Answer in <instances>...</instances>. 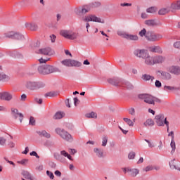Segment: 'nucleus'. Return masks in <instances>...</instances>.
<instances>
[{"mask_svg": "<svg viewBox=\"0 0 180 180\" xmlns=\"http://www.w3.org/2000/svg\"><path fill=\"white\" fill-rule=\"evenodd\" d=\"M139 98L143 101L145 103H148V105H155V102L157 103H161L160 98L147 94H139Z\"/></svg>", "mask_w": 180, "mask_h": 180, "instance_id": "nucleus-1", "label": "nucleus"}, {"mask_svg": "<svg viewBox=\"0 0 180 180\" xmlns=\"http://www.w3.org/2000/svg\"><path fill=\"white\" fill-rule=\"evenodd\" d=\"M25 88L28 91H37L38 89H41L44 88V84L40 82H36L34 80H28L25 82Z\"/></svg>", "mask_w": 180, "mask_h": 180, "instance_id": "nucleus-2", "label": "nucleus"}, {"mask_svg": "<svg viewBox=\"0 0 180 180\" xmlns=\"http://www.w3.org/2000/svg\"><path fill=\"white\" fill-rule=\"evenodd\" d=\"M38 71L39 74H42V75H47V74H53V72H57L58 69L50 65H41L38 67Z\"/></svg>", "mask_w": 180, "mask_h": 180, "instance_id": "nucleus-3", "label": "nucleus"}, {"mask_svg": "<svg viewBox=\"0 0 180 180\" xmlns=\"http://www.w3.org/2000/svg\"><path fill=\"white\" fill-rule=\"evenodd\" d=\"M155 122L157 126L159 127L166 124L167 131H169V122L167 121V117L164 116V114H159L158 115H155Z\"/></svg>", "mask_w": 180, "mask_h": 180, "instance_id": "nucleus-4", "label": "nucleus"}, {"mask_svg": "<svg viewBox=\"0 0 180 180\" xmlns=\"http://www.w3.org/2000/svg\"><path fill=\"white\" fill-rule=\"evenodd\" d=\"M60 36L68 40H75L78 37V34L68 30H62L60 32Z\"/></svg>", "mask_w": 180, "mask_h": 180, "instance_id": "nucleus-5", "label": "nucleus"}, {"mask_svg": "<svg viewBox=\"0 0 180 180\" xmlns=\"http://www.w3.org/2000/svg\"><path fill=\"white\" fill-rule=\"evenodd\" d=\"M55 131L56 134H58V136L63 139V140H65V141H72V136H71L67 131L61 128H57Z\"/></svg>", "mask_w": 180, "mask_h": 180, "instance_id": "nucleus-6", "label": "nucleus"}, {"mask_svg": "<svg viewBox=\"0 0 180 180\" xmlns=\"http://www.w3.org/2000/svg\"><path fill=\"white\" fill-rule=\"evenodd\" d=\"M108 82L111 84V85H114V86H124V85H125V86H128V88L131 86L130 83L123 82V80L119 78L108 79Z\"/></svg>", "mask_w": 180, "mask_h": 180, "instance_id": "nucleus-7", "label": "nucleus"}, {"mask_svg": "<svg viewBox=\"0 0 180 180\" xmlns=\"http://www.w3.org/2000/svg\"><path fill=\"white\" fill-rule=\"evenodd\" d=\"M146 39L148 40V41H159V40L162 39V34L148 32L146 33Z\"/></svg>", "mask_w": 180, "mask_h": 180, "instance_id": "nucleus-8", "label": "nucleus"}, {"mask_svg": "<svg viewBox=\"0 0 180 180\" xmlns=\"http://www.w3.org/2000/svg\"><path fill=\"white\" fill-rule=\"evenodd\" d=\"M84 22H97V23H105L100 18L96 17L95 15H89L84 17Z\"/></svg>", "mask_w": 180, "mask_h": 180, "instance_id": "nucleus-9", "label": "nucleus"}, {"mask_svg": "<svg viewBox=\"0 0 180 180\" xmlns=\"http://www.w3.org/2000/svg\"><path fill=\"white\" fill-rule=\"evenodd\" d=\"M0 99L1 101L11 102V100L13 99V95L9 91H1L0 92Z\"/></svg>", "mask_w": 180, "mask_h": 180, "instance_id": "nucleus-10", "label": "nucleus"}, {"mask_svg": "<svg viewBox=\"0 0 180 180\" xmlns=\"http://www.w3.org/2000/svg\"><path fill=\"white\" fill-rule=\"evenodd\" d=\"M53 53L54 51L50 47L42 48L37 51L38 54H43L44 56H53Z\"/></svg>", "mask_w": 180, "mask_h": 180, "instance_id": "nucleus-11", "label": "nucleus"}, {"mask_svg": "<svg viewBox=\"0 0 180 180\" xmlns=\"http://www.w3.org/2000/svg\"><path fill=\"white\" fill-rule=\"evenodd\" d=\"M148 53V51L145 49H136L134 51V56H136V57H139V58L143 59H144L145 56L147 55Z\"/></svg>", "mask_w": 180, "mask_h": 180, "instance_id": "nucleus-12", "label": "nucleus"}, {"mask_svg": "<svg viewBox=\"0 0 180 180\" xmlns=\"http://www.w3.org/2000/svg\"><path fill=\"white\" fill-rule=\"evenodd\" d=\"M168 72L173 75H180V66L172 65L168 68Z\"/></svg>", "mask_w": 180, "mask_h": 180, "instance_id": "nucleus-13", "label": "nucleus"}, {"mask_svg": "<svg viewBox=\"0 0 180 180\" xmlns=\"http://www.w3.org/2000/svg\"><path fill=\"white\" fill-rule=\"evenodd\" d=\"M143 60L146 65H154V56H150L148 52L146 53L145 58H143Z\"/></svg>", "mask_w": 180, "mask_h": 180, "instance_id": "nucleus-14", "label": "nucleus"}, {"mask_svg": "<svg viewBox=\"0 0 180 180\" xmlns=\"http://www.w3.org/2000/svg\"><path fill=\"white\" fill-rule=\"evenodd\" d=\"M11 114H12V116L15 117V119L20 117L19 120L20 123H22V120H23V114L19 112V110H18V109L11 108Z\"/></svg>", "mask_w": 180, "mask_h": 180, "instance_id": "nucleus-15", "label": "nucleus"}, {"mask_svg": "<svg viewBox=\"0 0 180 180\" xmlns=\"http://www.w3.org/2000/svg\"><path fill=\"white\" fill-rule=\"evenodd\" d=\"M168 136H172V141H171V148H172V150H171V154L172 155H174V153H175V150H176V146L175 144V140L174 139V131H171Z\"/></svg>", "mask_w": 180, "mask_h": 180, "instance_id": "nucleus-16", "label": "nucleus"}, {"mask_svg": "<svg viewBox=\"0 0 180 180\" xmlns=\"http://www.w3.org/2000/svg\"><path fill=\"white\" fill-rule=\"evenodd\" d=\"M145 25L150 27L161 26V22L157 20H145Z\"/></svg>", "mask_w": 180, "mask_h": 180, "instance_id": "nucleus-17", "label": "nucleus"}, {"mask_svg": "<svg viewBox=\"0 0 180 180\" xmlns=\"http://www.w3.org/2000/svg\"><path fill=\"white\" fill-rule=\"evenodd\" d=\"M164 61H165V57L162 56H153V65H155V64H162Z\"/></svg>", "mask_w": 180, "mask_h": 180, "instance_id": "nucleus-18", "label": "nucleus"}, {"mask_svg": "<svg viewBox=\"0 0 180 180\" xmlns=\"http://www.w3.org/2000/svg\"><path fill=\"white\" fill-rule=\"evenodd\" d=\"M25 26L28 30L36 31L38 29L37 25L34 22H26Z\"/></svg>", "mask_w": 180, "mask_h": 180, "instance_id": "nucleus-19", "label": "nucleus"}, {"mask_svg": "<svg viewBox=\"0 0 180 180\" xmlns=\"http://www.w3.org/2000/svg\"><path fill=\"white\" fill-rule=\"evenodd\" d=\"M170 9L172 10V12H174V11H179L180 9V0L174 1L171 4Z\"/></svg>", "mask_w": 180, "mask_h": 180, "instance_id": "nucleus-20", "label": "nucleus"}, {"mask_svg": "<svg viewBox=\"0 0 180 180\" xmlns=\"http://www.w3.org/2000/svg\"><path fill=\"white\" fill-rule=\"evenodd\" d=\"M158 73L161 75L162 79H171V78H172V76H171V74L169 72L159 70Z\"/></svg>", "mask_w": 180, "mask_h": 180, "instance_id": "nucleus-21", "label": "nucleus"}, {"mask_svg": "<svg viewBox=\"0 0 180 180\" xmlns=\"http://www.w3.org/2000/svg\"><path fill=\"white\" fill-rule=\"evenodd\" d=\"M169 12H172V10H171V7L169 6L167 7L160 8L158 11V14L164 15H167V13H169Z\"/></svg>", "mask_w": 180, "mask_h": 180, "instance_id": "nucleus-22", "label": "nucleus"}, {"mask_svg": "<svg viewBox=\"0 0 180 180\" xmlns=\"http://www.w3.org/2000/svg\"><path fill=\"white\" fill-rule=\"evenodd\" d=\"M60 157H62L63 158H68L70 161H74V159H72V156H71V155L68 153V152L65 151V150H60Z\"/></svg>", "mask_w": 180, "mask_h": 180, "instance_id": "nucleus-23", "label": "nucleus"}, {"mask_svg": "<svg viewBox=\"0 0 180 180\" xmlns=\"http://www.w3.org/2000/svg\"><path fill=\"white\" fill-rule=\"evenodd\" d=\"M127 172L131 176H137L139 175L140 170L139 169H127Z\"/></svg>", "mask_w": 180, "mask_h": 180, "instance_id": "nucleus-24", "label": "nucleus"}, {"mask_svg": "<svg viewBox=\"0 0 180 180\" xmlns=\"http://www.w3.org/2000/svg\"><path fill=\"white\" fill-rule=\"evenodd\" d=\"M149 51H151V53H162V49L158 46H150L149 47Z\"/></svg>", "mask_w": 180, "mask_h": 180, "instance_id": "nucleus-25", "label": "nucleus"}, {"mask_svg": "<svg viewBox=\"0 0 180 180\" xmlns=\"http://www.w3.org/2000/svg\"><path fill=\"white\" fill-rule=\"evenodd\" d=\"M142 79L143 81H150L151 82H153L154 79H155V77H154V76L145 74L142 75Z\"/></svg>", "mask_w": 180, "mask_h": 180, "instance_id": "nucleus-26", "label": "nucleus"}, {"mask_svg": "<svg viewBox=\"0 0 180 180\" xmlns=\"http://www.w3.org/2000/svg\"><path fill=\"white\" fill-rule=\"evenodd\" d=\"M13 39L18 40L19 41H23L25 40V37L22 34L15 33L13 34Z\"/></svg>", "mask_w": 180, "mask_h": 180, "instance_id": "nucleus-27", "label": "nucleus"}, {"mask_svg": "<svg viewBox=\"0 0 180 180\" xmlns=\"http://www.w3.org/2000/svg\"><path fill=\"white\" fill-rule=\"evenodd\" d=\"M82 63L78 60L70 59V67H81Z\"/></svg>", "mask_w": 180, "mask_h": 180, "instance_id": "nucleus-28", "label": "nucleus"}, {"mask_svg": "<svg viewBox=\"0 0 180 180\" xmlns=\"http://www.w3.org/2000/svg\"><path fill=\"white\" fill-rule=\"evenodd\" d=\"M37 133L41 137H46V139H50L51 137V135L46 131H39Z\"/></svg>", "mask_w": 180, "mask_h": 180, "instance_id": "nucleus-29", "label": "nucleus"}, {"mask_svg": "<svg viewBox=\"0 0 180 180\" xmlns=\"http://www.w3.org/2000/svg\"><path fill=\"white\" fill-rule=\"evenodd\" d=\"M65 116V113L63 112H57L55 115L53 116V119L58 120V119H63Z\"/></svg>", "mask_w": 180, "mask_h": 180, "instance_id": "nucleus-30", "label": "nucleus"}, {"mask_svg": "<svg viewBox=\"0 0 180 180\" xmlns=\"http://www.w3.org/2000/svg\"><path fill=\"white\" fill-rule=\"evenodd\" d=\"M94 151L96 154L97 157H98L99 158H102V157H103V150H101L99 148H94Z\"/></svg>", "mask_w": 180, "mask_h": 180, "instance_id": "nucleus-31", "label": "nucleus"}, {"mask_svg": "<svg viewBox=\"0 0 180 180\" xmlns=\"http://www.w3.org/2000/svg\"><path fill=\"white\" fill-rule=\"evenodd\" d=\"M53 157L56 160H57L58 161H60V162H64V161H65L64 158L61 157V153H60V154L54 153Z\"/></svg>", "mask_w": 180, "mask_h": 180, "instance_id": "nucleus-32", "label": "nucleus"}, {"mask_svg": "<svg viewBox=\"0 0 180 180\" xmlns=\"http://www.w3.org/2000/svg\"><path fill=\"white\" fill-rule=\"evenodd\" d=\"M60 63L63 65H65V67H71V59H65Z\"/></svg>", "mask_w": 180, "mask_h": 180, "instance_id": "nucleus-33", "label": "nucleus"}, {"mask_svg": "<svg viewBox=\"0 0 180 180\" xmlns=\"http://www.w3.org/2000/svg\"><path fill=\"white\" fill-rule=\"evenodd\" d=\"M86 117H88L89 119H96L98 115L96 112H91L86 114Z\"/></svg>", "mask_w": 180, "mask_h": 180, "instance_id": "nucleus-34", "label": "nucleus"}, {"mask_svg": "<svg viewBox=\"0 0 180 180\" xmlns=\"http://www.w3.org/2000/svg\"><path fill=\"white\" fill-rule=\"evenodd\" d=\"M9 76L8 75L0 72V81H8Z\"/></svg>", "mask_w": 180, "mask_h": 180, "instance_id": "nucleus-35", "label": "nucleus"}, {"mask_svg": "<svg viewBox=\"0 0 180 180\" xmlns=\"http://www.w3.org/2000/svg\"><path fill=\"white\" fill-rule=\"evenodd\" d=\"M127 40H134V41H137L139 40V37L137 35H131V34H127L126 35Z\"/></svg>", "mask_w": 180, "mask_h": 180, "instance_id": "nucleus-36", "label": "nucleus"}, {"mask_svg": "<svg viewBox=\"0 0 180 180\" xmlns=\"http://www.w3.org/2000/svg\"><path fill=\"white\" fill-rule=\"evenodd\" d=\"M144 126H146V127H151V126H154V121L152 119H148L144 123H143Z\"/></svg>", "mask_w": 180, "mask_h": 180, "instance_id": "nucleus-37", "label": "nucleus"}, {"mask_svg": "<svg viewBox=\"0 0 180 180\" xmlns=\"http://www.w3.org/2000/svg\"><path fill=\"white\" fill-rule=\"evenodd\" d=\"M153 165H148L142 169L143 172H148L153 171Z\"/></svg>", "mask_w": 180, "mask_h": 180, "instance_id": "nucleus-38", "label": "nucleus"}, {"mask_svg": "<svg viewBox=\"0 0 180 180\" xmlns=\"http://www.w3.org/2000/svg\"><path fill=\"white\" fill-rule=\"evenodd\" d=\"M146 12L147 13H155V12H157V8L150 7L149 8H147Z\"/></svg>", "mask_w": 180, "mask_h": 180, "instance_id": "nucleus-39", "label": "nucleus"}, {"mask_svg": "<svg viewBox=\"0 0 180 180\" xmlns=\"http://www.w3.org/2000/svg\"><path fill=\"white\" fill-rule=\"evenodd\" d=\"M106 144H108V136H103L102 138V146L106 147Z\"/></svg>", "mask_w": 180, "mask_h": 180, "instance_id": "nucleus-40", "label": "nucleus"}, {"mask_svg": "<svg viewBox=\"0 0 180 180\" xmlns=\"http://www.w3.org/2000/svg\"><path fill=\"white\" fill-rule=\"evenodd\" d=\"M124 121L126 122L127 124L129 126H131V127L134 126V122H133V121H131V120L129 118H124Z\"/></svg>", "mask_w": 180, "mask_h": 180, "instance_id": "nucleus-41", "label": "nucleus"}, {"mask_svg": "<svg viewBox=\"0 0 180 180\" xmlns=\"http://www.w3.org/2000/svg\"><path fill=\"white\" fill-rule=\"evenodd\" d=\"M169 165H170V168L172 169H175V168H176V165L175 164V159L171 160V162H169Z\"/></svg>", "mask_w": 180, "mask_h": 180, "instance_id": "nucleus-42", "label": "nucleus"}, {"mask_svg": "<svg viewBox=\"0 0 180 180\" xmlns=\"http://www.w3.org/2000/svg\"><path fill=\"white\" fill-rule=\"evenodd\" d=\"M6 143V139L4 136H0V146H5Z\"/></svg>", "mask_w": 180, "mask_h": 180, "instance_id": "nucleus-43", "label": "nucleus"}, {"mask_svg": "<svg viewBox=\"0 0 180 180\" xmlns=\"http://www.w3.org/2000/svg\"><path fill=\"white\" fill-rule=\"evenodd\" d=\"M135 157H136V153L134 152H130L128 155L129 160H134Z\"/></svg>", "mask_w": 180, "mask_h": 180, "instance_id": "nucleus-44", "label": "nucleus"}, {"mask_svg": "<svg viewBox=\"0 0 180 180\" xmlns=\"http://www.w3.org/2000/svg\"><path fill=\"white\" fill-rule=\"evenodd\" d=\"M117 34L118 36H122V37H124V39H126V36H127V34L123 31H118Z\"/></svg>", "mask_w": 180, "mask_h": 180, "instance_id": "nucleus-45", "label": "nucleus"}, {"mask_svg": "<svg viewBox=\"0 0 180 180\" xmlns=\"http://www.w3.org/2000/svg\"><path fill=\"white\" fill-rule=\"evenodd\" d=\"M139 36H141V37L147 36V30H146V29H143L141 32H139Z\"/></svg>", "mask_w": 180, "mask_h": 180, "instance_id": "nucleus-46", "label": "nucleus"}, {"mask_svg": "<svg viewBox=\"0 0 180 180\" xmlns=\"http://www.w3.org/2000/svg\"><path fill=\"white\" fill-rule=\"evenodd\" d=\"M30 124L31 126H34V124H36V120H34V117H30Z\"/></svg>", "mask_w": 180, "mask_h": 180, "instance_id": "nucleus-47", "label": "nucleus"}, {"mask_svg": "<svg viewBox=\"0 0 180 180\" xmlns=\"http://www.w3.org/2000/svg\"><path fill=\"white\" fill-rule=\"evenodd\" d=\"M155 86H156V88H161V86H162V84L160 80H156L155 82Z\"/></svg>", "mask_w": 180, "mask_h": 180, "instance_id": "nucleus-48", "label": "nucleus"}, {"mask_svg": "<svg viewBox=\"0 0 180 180\" xmlns=\"http://www.w3.org/2000/svg\"><path fill=\"white\" fill-rule=\"evenodd\" d=\"M173 46H174V49H177L178 50H180V41H179L174 42Z\"/></svg>", "mask_w": 180, "mask_h": 180, "instance_id": "nucleus-49", "label": "nucleus"}, {"mask_svg": "<svg viewBox=\"0 0 180 180\" xmlns=\"http://www.w3.org/2000/svg\"><path fill=\"white\" fill-rule=\"evenodd\" d=\"M82 13H88L89 12V8L86 6H84L81 10Z\"/></svg>", "mask_w": 180, "mask_h": 180, "instance_id": "nucleus-50", "label": "nucleus"}, {"mask_svg": "<svg viewBox=\"0 0 180 180\" xmlns=\"http://www.w3.org/2000/svg\"><path fill=\"white\" fill-rule=\"evenodd\" d=\"M145 141H146V143H148V147H150V148H153V147H155V145L154 144V143H153L147 139H145Z\"/></svg>", "mask_w": 180, "mask_h": 180, "instance_id": "nucleus-51", "label": "nucleus"}, {"mask_svg": "<svg viewBox=\"0 0 180 180\" xmlns=\"http://www.w3.org/2000/svg\"><path fill=\"white\" fill-rule=\"evenodd\" d=\"M29 160L27 159H23L18 162V164H21V165H25V164H27Z\"/></svg>", "mask_w": 180, "mask_h": 180, "instance_id": "nucleus-52", "label": "nucleus"}, {"mask_svg": "<svg viewBox=\"0 0 180 180\" xmlns=\"http://www.w3.org/2000/svg\"><path fill=\"white\" fill-rule=\"evenodd\" d=\"M46 174H47L48 176H49V178H51V179H54V174H53V172L48 170V171H46Z\"/></svg>", "mask_w": 180, "mask_h": 180, "instance_id": "nucleus-53", "label": "nucleus"}, {"mask_svg": "<svg viewBox=\"0 0 180 180\" xmlns=\"http://www.w3.org/2000/svg\"><path fill=\"white\" fill-rule=\"evenodd\" d=\"M22 174L24 176H25V178H27V179H29L30 178V174H29V172L24 171Z\"/></svg>", "mask_w": 180, "mask_h": 180, "instance_id": "nucleus-54", "label": "nucleus"}, {"mask_svg": "<svg viewBox=\"0 0 180 180\" xmlns=\"http://www.w3.org/2000/svg\"><path fill=\"white\" fill-rule=\"evenodd\" d=\"M164 89L165 91H172V89H174V87L171 86H165Z\"/></svg>", "mask_w": 180, "mask_h": 180, "instance_id": "nucleus-55", "label": "nucleus"}, {"mask_svg": "<svg viewBox=\"0 0 180 180\" xmlns=\"http://www.w3.org/2000/svg\"><path fill=\"white\" fill-rule=\"evenodd\" d=\"M30 155H33L34 157H36V158H40V156L36 153V151H32V153H30Z\"/></svg>", "mask_w": 180, "mask_h": 180, "instance_id": "nucleus-56", "label": "nucleus"}, {"mask_svg": "<svg viewBox=\"0 0 180 180\" xmlns=\"http://www.w3.org/2000/svg\"><path fill=\"white\" fill-rule=\"evenodd\" d=\"M35 102H37V103H39V105H41L43 103V99L35 98Z\"/></svg>", "mask_w": 180, "mask_h": 180, "instance_id": "nucleus-57", "label": "nucleus"}, {"mask_svg": "<svg viewBox=\"0 0 180 180\" xmlns=\"http://www.w3.org/2000/svg\"><path fill=\"white\" fill-rule=\"evenodd\" d=\"M129 114L131 115L132 116H134L136 111L134 110V108H131L129 109Z\"/></svg>", "mask_w": 180, "mask_h": 180, "instance_id": "nucleus-58", "label": "nucleus"}, {"mask_svg": "<svg viewBox=\"0 0 180 180\" xmlns=\"http://www.w3.org/2000/svg\"><path fill=\"white\" fill-rule=\"evenodd\" d=\"M69 153L72 154V155H74V154H76L77 150L75 149H69Z\"/></svg>", "mask_w": 180, "mask_h": 180, "instance_id": "nucleus-59", "label": "nucleus"}, {"mask_svg": "<svg viewBox=\"0 0 180 180\" xmlns=\"http://www.w3.org/2000/svg\"><path fill=\"white\" fill-rule=\"evenodd\" d=\"M56 37L54 34H52V35L50 36V38H51V40L52 43H54L56 41Z\"/></svg>", "mask_w": 180, "mask_h": 180, "instance_id": "nucleus-60", "label": "nucleus"}, {"mask_svg": "<svg viewBox=\"0 0 180 180\" xmlns=\"http://www.w3.org/2000/svg\"><path fill=\"white\" fill-rule=\"evenodd\" d=\"M46 95V96H50L51 98H53V96H54L56 94L54 92H49V93H47Z\"/></svg>", "mask_w": 180, "mask_h": 180, "instance_id": "nucleus-61", "label": "nucleus"}, {"mask_svg": "<svg viewBox=\"0 0 180 180\" xmlns=\"http://www.w3.org/2000/svg\"><path fill=\"white\" fill-rule=\"evenodd\" d=\"M5 37L8 38H11V37L13 38V34L12 32H9V33L5 34Z\"/></svg>", "mask_w": 180, "mask_h": 180, "instance_id": "nucleus-62", "label": "nucleus"}, {"mask_svg": "<svg viewBox=\"0 0 180 180\" xmlns=\"http://www.w3.org/2000/svg\"><path fill=\"white\" fill-rule=\"evenodd\" d=\"M75 106H77L79 103V100L77 98H74Z\"/></svg>", "mask_w": 180, "mask_h": 180, "instance_id": "nucleus-63", "label": "nucleus"}, {"mask_svg": "<svg viewBox=\"0 0 180 180\" xmlns=\"http://www.w3.org/2000/svg\"><path fill=\"white\" fill-rule=\"evenodd\" d=\"M49 60H50V58H46V59H44L43 58H40L39 60V63H46V61H49Z\"/></svg>", "mask_w": 180, "mask_h": 180, "instance_id": "nucleus-64", "label": "nucleus"}]
</instances>
